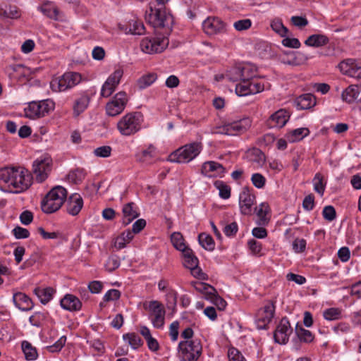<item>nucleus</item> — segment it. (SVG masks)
Returning <instances> with one entry per match:
<instances>
[{
	"instance_id": "4d7b16f0",
	"label": "nucleus",
	"mask_w": 361,
	"mask_h": 361,
	"mask_svg": "<svg viewBox=\"0 0 361 361\" xmlns=\"http://www.w3.org/2000/svg\"><path fill=\"white\" fill-rule=\"evenodd\" d=\"M240 71V66H235L228 71L226 76L233 82L241 81Z\"/></svg>"
},
{
	"instance_id": "3c124183",
	"label": "nucleus",
	"mask_w": 361,
	"mask_h": 361,
	"mask_svg": "<svg viewBox=\"0 0 361 361\" xmlns=\"http://www.w3.org/2000/svg\"><path fill=\"white\" fill-rule=\"evenodd\" d=\"M215 186L219 191V196L224 200L231 197V188L222 181H216Z\"/></svg>"
},
{
	"instance_id": "f8f14e48",
	"label": "nucleus",
	"mask_w": 361,
	"mask_h": 361,
	"mask_svg": "<svg viewBox=\"0 0 361 361\" xmlns=\"http://www.w3.org/2000/svg\"><path fill=\"white\" fill-rule=\"evenodd\" d=\"M275 305L273 302H268L262 308H260L256 315V324L259 329H266L274 317Z\"/></svg>"
},
{
	"instance_id": "58836bf2",
	"label": "nucleus",
	"mask_w": 361,
	"mask_h": 361,
	"mask_svg": "<svg viewBox=\"0 0 361 361\" xmlns=\"http://www.w3.org/2000/svg\"><path fill=\"white\" fill-rule=\"evenodd\" d=\"M198 241L200 245L208 251H213L215 247V243L212 237L205 233L198 235Z\"/></svg>"
},
{
	"instance_id": "a211bd4d",
	"label": "nucleus",
	"mask_w": 361,
	"mask_h": 361,
	"mask_svg": "<svg viewBox=\"0 0 361 361\" xmlns=\"http://www.w3.org/2000/svg\"><path fill=\"white\" fill-rule=\"evenodd\" d=\"M255 202V196L251 193L247 188H244L239 196V205L240 212L244 215L252 213V207Z\"/></svg>"
},
{
	"instance_id": "4c0bfd02",
	"label": "nucleus",
	"mask_w": 361,
	"mask_h": 361,
	"mask_svg": "<svg viewBox=\"0 0 361 361\" xmlns=\"http://www.w3.org/2000/svg\"><path fill=\"white\" fill-rule=\"evenodd\" d=\"M21 347L27 360H35L37 358V350L30 343L24 341L22 342Z\"/></svg>"
},
{
	"instance_id": "c9c22d12",
	"label": "nucleus",
	"mask_w": 361,
	"mask_h": 361,
	"mask_svg": "<svg viewBox=\"0 0 361 361\" xmlns=\"http://www.w3.org/2000/svg\"><path fill=\"white\" fill-rule=\"evenodd\" d=\"M90 102V98L83 95L77 99L73 104V114L78 116L82 113L88 106Z\"/></svg>"
},
{
	"instance_id": "79ce46f5",
	"label": "nucleus",
	"mask_w": 361,
	"mask_h": 361,
	"mask_svg": "<svg viewBox=\"0 0 361 361\" xmlns=\"http://www.w3.org/2000/svg\"><path fill=\"white\" fill-rule=\"evenodd\" d=\"M123 338L124 341H127L133 349H137L143 344L141 338L135 333L123 334Z\"/></svg>"
},
{
	"instance_id": "393cba45",
	"label": "nucleus",
	"mask_w": 361,
	"mask_h": 361,
	"mask_svg": "<svg viewBox=\"0 0 361 361\" xmlns=\"http://www.w3.org/2000/svg\"><path fill=\"white\" fill-rule=\"evenodd\" d=\"M183 255V265L190 269L192 274H196L199 260L198 258L194 255L193 251L190 248H188L182 252Z\"/></svg>"
},
{
	"instance_id": "7c9ffc66",
	"label": "nucleus",
	"mask_w": 361,
	"mask_h": 361,
	"mask_svg": "<svg viewBox=\"0 0 361 361\" xmlns=\"http://www.w3.org/2000/svg\"><path fill=\"white\" fill-rule=\"evenodd\" d=\"M297 104L301 109H308L316 104V98L312 94H304L298 98Z\"/></svg>"
},
{
	"instance_id": "a18cd8bd",
	"label": "nucleus",
	"mask_w": 361,
	"mask_h": 361,
	"mask_svg": "<svg viewBox=\"0 0 361 361\" xmlns=\"http://www.w3.org/2000/svg\"><path fill=\"white\" fill-rule=\"evenodd\" d=\"M310 130L307 128H300L291 131L288 139L290 142H294L301 140L305 137L307 136Z\"/></svg>"
},
{
	"instance_id": "e433bc0d",
	"label": "nucleus",
	"mask_w": 361,
	"mask_h": 361,
	"mask_svg": "<svg viewBox=\"0 0 361 361\" xmlns=\"http://www.w3.org/2000/svg\"><path fill=\"white\" fill-rule=\"evenodd\" d=\"M193 286L197 291L204 293L205 298L207 300H209L211 296L216 293V290L213 286L203 282H195Z\"/></svg>"
},
{
	"instance_id": "20e7f679",
	"label": "nucleus",
	"mask_w": 361,
	"mask_h": 361,
	"mask_svg": "<svg viewBox=\"0 0 361 361\" xmlns=\"http://www.w3.org/2000/svg\"><path fill=\"white\" fill-rule=\"evenodd\" d=\"M143 121L140 112L128 113L123 116L117 123V129L123 136H130L137 133Z\"/></svg>"
},
{
	"instance_id": "13d9d810",
	"label": "nucleus",
	"mask_w": 361,
	"mask_h": 361,
	"mask_svg": "<svg viewBox=\"0 0 361 361\" xmlns=\"http://www.w3.org/2000/svg\"><path fill=\"white\" fill-rule=\"evenodd\" d=\"M296 334L300 340L306 343H310L314 339L312 334L309 330H306L302 327L296 329Z\"/></svg>"
},
{
	"instance_id": "9b49d317",
	"label": "nucleus",
	"mask_w": 361,
	"mask_h": 361,
	"mask_svg": "<svg viewBox=\"0 0 361 361\" xmlns=\"http://www.w3.org/2000/svg\"><path fill=\"white\" fill-rule=\"evenodd\" d=\"M128 102V96L125 92H118L111 101L106 104V114L110 116L120 114L125 109Z\"/></svg>"
},
{
	"instance_id": "09e8293b",
	"label": "nucleus",
	"mask_w": 361,
	"mask_h": 361,
	"mask_svg": "<svg viewBox=\"0 0 361 361\" xmlns=\"http://www.w3.org/2000/svg\"><path fill=\"white\" fill-rule=\"evenodd\" d=\"M145 25L141 21L132 20L129 22L128 32L133 35H142L145 32Z\"/></svg>"
},
{
	"instance_id": "7ed1b4c3",
	"label": "nucleus",
	"mask_w": 361,
	"mask_h": 361,
	"mask_svg": "<svg viewBox=\"0 0 361 361\" xmlns=\"http://www.w3.org/2000/svg\"><path fill=\"white\" fill-rule=\"evenodd\" d=\"M202 149V144L200 142L186 144L172 152L169 156V160L180 164L188 163L197 157Z\"/></svg>"
},
{
	"instance_id": "69168bd1",
	"label": "nucleus",
	"mask_w": 361,
	"mask_h": 361,
	"mask_svg": "<svg viewBox=\"0 0 361 361\" xmlns=\"http://www.w3.org/2000/svg\"><path fill=\"white\" fill-rule=\"evenodd\" d=\"M66 341V336H61L56 342L53 345L47 347V349L51 353L59 352L62 348L65 345Z\"/></svg>"
},
{
	"instance_id": "6ab92c4d",
	"label": "nucleus",
	"mask_w": 361,
	"mask_h": 361,
	"mask_svg": "<svg viewBox=\"0 0 361 361\" xmlns=\"http://www.w3.org/2000/svg\"><path fill=\"white\" fill-rule=\"evenodd\" d=\"M338 68L344 75L355 78H361V66L353 59H348L341 61L338 64Z\"/></svg>"
},
{
	"instance_id": "1a4fd4ad",
	"label": "nucleus",
	"mask_w": 361,
	"mask_h": 361,
	"mask_svg": "<svg viewBox=\"0 0 361 361\" xmlns=\"http://www.w3.org/2000/svg\"><path fill=\"white\" fill-rule=\"evenodd\" d=\"M167 38L162 37H145L140 42L141 50L149 54L162 52L168 46Z\"/></svg>"
},
{
	"instance_id": "c85d7f7f",
	"label": "nucleus",
	"mask_w": 361,
	"mask_h": 361,
	"mask_svg": "<svg viewBox=\"0 0 361 361\" xmlns=\"http://www.w3.org/2000/svg\"><path fill=\"white\" fill-rule=\"evenodd\" d=\"M155 157L156 148L152 145H149L147 149L142 150L136 155L138 161L146 164L151 163Z\"/></svg>"
},
{
	"instance_id": "ea45409f",
	"label": "nucleus",
	"mask_w": 361,
	"mask_h": 361,
	"mask_svg": "<svg viewBox=\"0 0 361 361\" xmlns=\"http://www.w3.org/2000/svg\"><path fill=\"white\" fill-rule=\"evenodd\" d=\"M257 215L259 219V225H266L268 224L269 219L267 217L269 212V207L267 203H262L256 208Z\"/></svg>"
},
{
	"instance_id": "ddd939ff",
	"label": "nucleus",
	"mask_w": 361,
	"mask_h": 361,
	"mask_svg": "<svg viewBox=\"0 0 361 361\" xmlns=\"http://www.w3.org/2000/svg\"><path fill=\"white\" fill-rule=\"evenodd\" d=\"M202 29L209 36H214L226 32V24L218 17H208L202 23Z\"/></svg>"
},
{
	"instance_id": "f3484780",
	"label": "nucleus",
	"mask_w": 361,
	"mask_h": 361,
	"mask_svg": "<svg viewBox=\"0 0 361 361\" xmlns=\"http://www.w3.org/2000/svg\"><path fill=\"white\" fill-rule=\"evenodd\" d=\"M292 332L293 329L288 319L286 317L282 318L274 333L275 342L279 344H286L288 341Z\"/></svg>"
},
{
	"instance_id": "4be33fe9",
	"label": "nucleus",
	"mask_w": 361,
	"mask_h": 361,
	"mask_svg": "<svg viewBox=\"0 0 361 361\" xmlns=\"http://www.w3.org/2000/svg\"><path fill=\"white\" fill-rule=\"evenodd\" d=\"M83 207V200L78 193H73L67 200L66 211L72 215L76 216L79 214Z\"/></svg>"
},
{
	"instance_id": "bf43d9fd",
	"label": "nucleus",
	"mask_w": 361,
	"mask_h": 361,
	"mask_svg": "<svg viewBox=\"0 0 361 361\" xmlns=\"http://www.w3.org/2000/svg\"><path fill=\"white\" fill-rule=\"evenodd\" d=\"M228 357L229 361H246L243 354L235 348L228 349Z\"/></svg>"
},
{
	"instance_id": "864d4df0",
	"label": "nucleus",
	"mask_w": 361,
	"mask_h": 361,
	"mask_svg": "<svg viewBox=\"0 0 361 361\" xmlns=\"http://www.w3.org/2000/svg\"><path fill=\"white\" fill-rule=\"evenodd\" d=\"M119 266L120 259L116 255L110 256L105 263V268L109 272L116 270Z\"/></svg>"
},
{
	"instance_id": "bb28decb",
	"label": "nucleus",
	"mask_w": 361,
	"mask_h": 361,
	"mask_svg": "<svg viewBox=\"0 0 361 361\" xmlns=\"http://www.w3.org/2000/svg\"><path fill=\"white\" fill-rule=\"evenodd\" d=\"M360 95V90L357 85H350L345 88L341 94V99L348 104H352Z\"/></svg>"
},
{
	"instance_id": "5fc2aeb1",
	"label": "nucleus",
	"mask_w": 361,
	"mask_h": 361,
	"mask_svg": "<svg viewBox=\"0 0 361 361\" xmlns=\"http://www.w3.org/2000/svg\"><path fill=\"white\" fill-rule=\"evenodd\" d=\"M323 316L326 320H336L341 318V311L338 308H329L324 311Z\"/></svg>"
},
{
	"instance_id": "72a5a7b5",
	"label": "nucleus",
	"mask_w": 361,
	"mask_h": 361,
	"mask_svg": "<svg viewBox=\"0 0 361 361\" xmlns=\"http://www.w3.org/2000/svg\"><path fill=\"white\" fill-rule=\"evenodd\" d=\"M247 158L250 161L255 163L257 166H262L265 161L264 154L257 148H253L249 150L247 153Z\"/></svg>"
},
{
	"instance_id": "774afa93",
	"label": "nucleus",
	"mask_w": 361,
	"mask_h": 361,
	"mask_svg": "<svg viewBox=\"0 0 361 361\" xmlns=\"http://www.w3.org/2000/svg\"><path fill=\"white\" fill-rule=\"evenodd\" d=\"M116 88L111 82L108 84L107 80H106L102 87L101 96L103 97H109L115 91Z\"/></svg>"
},
{
	"instance_id": "8fccbe9b",
	"label": "nucleus",
	"mask_w": 361,
	"mask_h": 361,
	"mask_svg": "<svg viewBox=\"0 0 361 361\" xmlns=\"http://www.w3.org/2000/svg\"><path fill=\"white\" fill-rule=\"evenodd\" d=\"M314 190L321 196L324 195L326 183H324L323 176L321 173H317L313 178Z\"/></svg>"
},
{
	"instance_id": "0eeeda50",
	"label": "nucleus",
	"mask_w": 361,
	"mask_h": 361,
	"mask_svg": "<svg viewBox=\"0 0 361 361\" xmlns=\"http://www.w3.org/2000/svg\"><path fill=\"white\" fill-rule=\"evenodd\" d=\"M81 81V75L76 72H67L63 75L54 78L50 82V88L54 92H64Z\"/></svg>"
},
{
	"instance_id": "412c9836",
	"label": "nucleus",
	"mask_w": 361,
	"mask_h": 361,
	"mask_svg": "<svg viewBox=\"0 0 361 361\" xmlns=\"http://www.w3.org/2000/svg\"><path fill=\"white\" fill-rule=\"evenodd\" d=\"M13 302L16 307L24 312L30 311L34 307L32 299L22 292H18L13 294Z\"/></svg>"
},
{
	"instance_id": "2f4dec72",
	"label": "nucleus",
	"mask_w": 361,
	"mask_h": 361,
	"mask_svg": "<svg viewBox=\"0 0 361 361\" xmlns=\"http://www.w3.org/2000/svg\"><path fill=\"white\" fill-rule=\"evenodd\" d=\"M290 56H288L287 59L282 58V63L291 66H299L308 59V56L303 55L300 52L290 53Z\"/></svg>"
},
{
	"instance_id": "e2e57ef3",
	"label": "nucleus",
	"mask_w": 361,
	"mask_h": 361,
	"mask_svg": "<svg viewBox=\"0 0 361 361\" xmlns=\"http://www.w3.org/2000/svg\"><path fill=\"white\" fill-rule=\"evenodd\" d=\"M251 181L257 188H262L266 183V178L261 173H254L251 177Z\"/></svg>"
},
{
	"instance_id": "dca6fc26",
	"label": "nucleus",
	"mask_w": 361,
	"mask_h": 361,
	"mask_svg": "<svg viewBox=\"0 0 361 361\" xmlns=\"http://www.w3.org/2000/svg\"><path fill=\"white\" fill-rule=\"evenodd\" d=\"M148 310L150 319L155 328H161L164 324L165 310L161 303L157 300L149 302Z\"/></svg>"
},
{
	"instance_id": "f03ea898",
	"label": "nucleus",
	"mask_w": 361,
	"mask_h": 361,
	"mask_svg": "<svg viewBox=\"0 0 361 361\" xmlns=\"http://www.w3.org/2000/svg\"><path fill=\"white\" fill-rule=\"evenodd\" d=\"M67 197V190L62 186L54 187L44 197L41 202L42 210L51 214L59 210Z\"/></svg>"
},
{
	"instance_id": "c756f323",
	"label": "nucleus",
	"mask_w": 361,
	"mask_h": 361,
	"mask_svg": "<svg viewBox=\"0 0 361 361\" xmlns=\"http://www.w3.org/2000/svg\"><path fill=\"white\" fill-rule=\"evenodd\" d=\"M329 38L324 35H310L305 42V44L309 47H319L326 45L329 43Z\"/></svg>"
},
{
	"instance_id": "b1692460",
	"label": "nucleus",
	"mask_w": 361,
	"mask_h": 361,
	"mask_svg": "<svg viewBox=\"0 0 361 361\" xmlns=\"http://www.w3.org/2000/svg\"><path fill=\"white\" fill-rule=\"evenodd\" d=\"M123 224L126 226L130 224L135 219L139 216L138 208L134 202H128L123 205Z\"/></svg>"
},
{
	"instance_id": "0e129e2a",
	"label": "nucleus",
	"mask_w": 361,
	"mask_h": 361,
	"mask_svg": "<svg viewBox=\"0 0 361 361\" xmlns=\"http://www.w3.org/2000/svg\"><path fill=\"white\" fill-rule=\"evenodd\" d=\"M252 25V21L250 19H243L235 21L233 23L234 28L238 31L248 30Z\"/></svg>"
},
{
	"instance_id": "338daca9",
	"label": "nucleus",
	"mask_w": 361,
	"mask_h": 361,
	"mask_svg": "<svg viewBox=\"0 0 361 361\" xmlns=\"http://www.w3.org/2000/svg\"><path fill=\"white\" fill-rule=\"evenodd\" d=\"M12 232L17 239L27 238L30 236L29 231L20 226H16L13 229Z\"/></svg>"
},
{
	"instance_id": "5701e85b",
	"label": "nucleus",
	"mask_w": 361,
	"mask_h": 361,
	"mask_svg": "<svg viewBox=\"0 0 361 361\" xmlns=\"http://www.w3.org/2000/svg\"><path fill=\"white\" fill-rule=\"evenodd\" d=\"M201 171L203 175L209 177L221 176L225 173L224 167L221 164L213 161L204 162Z\"/></svg>"
},
{
	"instance_id": "4468645a",
	"label": "nucleus",
	"mask_w": 361,
	"mask_h": 361,
	"mask_svg": "<svg viewBox=\"0 0 361 361\" xmlns=\"http://www.w3.org/2000/svg\"><path fill=\"white\" fill-rule=\"evenodd\" d=\"M251 126V121L248 118L228 123L220 128V133L228 135H235L245 132Z\"/></svg>"
},
{
	"instance_id": "f704fd0d",
	"label": "nucleus",
	"mask_w": 361,
	"mask_h": 361,
	"mask_svg": "<svg viewBox=\"0 0 361 361\" xmlns=\"http://www.w3.org/2000/svg\"><path fill=\"white\" fill-rule=\"evenodd\" d=\"M157 79V75L154 73H149L142 75L137 80V85L140 90H144L152 85Z\"/></svg>"
},
{
	"instance_id": "6e6d98bb",
	"label": "nucleus",
	"mask_w": 361,
	"mask_h": 361,
	"mask_svg": "<svg viewBox=\"0 0 361 361\" xmlns=\"http://www.w3.org/2000/svg\"><path fill=\"white\" fill-rule=\"evenodd\" d=\"M47 314L42 312H35L33 315L30 317V323L35 326H40L42 323L46 320Z\"/></svg>"
},
{
	"instance_id": "f257e3e1",
	"label": "nucleus",
	"mask_w": 361,
	"mask_h": 361,
	"mask_svg": "<svg viewBox=\"0 0 361 361\" xmlns=\"http://www.w3.org/2000/svg\"><path fill=\"white\" fill-rule=\"evenodd\" d=\"M0 180L8 187L15 189V192H21L28 189L32 183L30 172L25 168H4L0 169Z\"/></svg>"
},
{
	"instance_id": "423d86ee",
	"label": "nucleus",
	"mask_w": 361,
	"mask_h": 361,
	"mask_svg": "<svg viewBox=\"0 0 361 361\" xmlns=\"http://www.w3.org/2000/svg\"><path fill=\"white\" fill-rule=\"evenodd\" d=\"M202 353V346L199 339L181 341L178 347L180 361H197Z\"/></svg>"
},
{
	"instance_id": "6e6552de",
	"label": "nucleus",
	"mask_w": 361,
	"mask_h": 361,
	"mask_svg": "<svg viewBox=\"0 0 361 361\" xmlns=\"http://www.w3.org/2000/svg\"><path fill=\"white\" fill-rule=\"evenodd\" d=\"M54 108V103L51 100L45 99L30 102L25 109V112L27 118L35 119L45 116L50 111H53Z\"/></svg>"
},
{
	"instance_id": "a878e982",
	"label": "nucleus",
	"mask_w": 361,
	"mask_h": 361,
	"mask_svg": "<svg viewBox=\"0 0 361 361\" xmlns=\"http://www.w3.org/2000/svg\"><path fill=\"white\" fill-rule=\"evenodd\" d=\"M62 308L69 311H77L81 308L82 303L80 300L73 295L67 294L61 300Z\"/></svg>"
},
{
	"instance_id": "39448f33",
	"label": "nucleus",
	"mask_w": 361,
	"mask_h": 361,
	"mask_svg": "<svg viewBox=\"0 0 361 361\" xmlns=\"http://www.w3.org/2000/svg\"><path fill=\"white\" fill-rule=\"evenodd\" d=\"M145 20L154 28L169 27L172 24V16L166 13L164 7L153 6L149 4L145 13Z\"/></svg>"
},
{
	"instance_id": "680f3d73",
	"label": "nucleus",
	"mask_w": 361,
	"mask_h": 361,
	"mask_svg": "<svg viewBox=\"0 0 361 361\" xmlns=\"http://www.w3.org/2000/svg\"><path fill=\"white\" fill-rule=\"evenodd\" d=\"M111 150L110 146H102L94 149V154L98 157L106 158L111 156Z\"/></svg>"
},
{
	"instance_id": "052dcab7",
	"label": "nucleus",
	"mask_w": 361,
	"mask_h": 361,
	"mask_svg": "<svg viewBox=\"0 0 361 361\" xmlns=\"http://www.w3.org/2000/svg\"><path fill=\"white\" fill-rule=\"evenodd\" d=\"M322 215L324 219L332 221L336 217V212L333 206L329 205L324 207Z\"/></svg>"
},
{
	"instance_id": "37998d69",
	"label": "nucleus",
	"mask_w": 361,
	"mask_h": 361,
	"mask_svg": "<svg viewBox=\"0 0 361 361\" xmlns=\"http://www.w3.org/2000/svg\"><path fill=\"white\" fill-rule=\"evenodd\" d=\"M173 245L178 250L183 252L188 248L184 242V238L180 233L174 232L171 236Z\"/></svg>"
},
{
	"instance_id": "de8ad7c7",
	"label": "nucleus",
	"mask_w": 361,
	"mask_h": 361,
	"mask_svg": "<svg viewBox=\"0 0 361 361\" xmlns=\"http://www.w3.org/2000/svg\"><path fill=\"white\" fill-rule=\"evenodd\" d=\"M240 68L241 81H251L256 74V69L248 64L240 66Z\"/></svg>"
},
{
	"instance_id": "c03bdc74",
	"label": "nucleus",
	"mask_w": 361,
	"mask_h": 361,
	"mask_svg": "<svg viewBox=\"0 0 361 361\" xmlns=\"http://www.w3.org/2000/svg\"><path fill=\"white\" fill-rule=\"evenodd\" d=\"M86 173L82 169H76L69 172L68 179L70 182L78 184L84 180Z\"/></svg>"
},
{
	"instance_id": "9d476101",
	"label": "nucleus",
	"mask_w": 361,
	"mask_h": 361,
	"mask_svg": "<svg viewBox=\"0 0 361 361\" xmlns=\"http://www.w3.org/2000/svg\"><path fill=\"white\" fill-rule=\"evenodd\" d=\"M51 159L49 157L37 159L32 164V172L37 182L45 180L51 170Z\"/></svg>"
},
{
	"instance_id": "a19ab883",
	"label": "nucleus",
	"mask_w": 361,
	"mask_h": 361,
	"mask_svg": "<svg viewBox=\"0 0 361 361\" xmlns=\"http://www.w3.org/2000/svg\"><path fill=\"white\" fill-rule=\"evenodd\" d=\"M25 66L22 64L10 65L6 68V73L9 78L16 79L20 75L25 74Z\"/></svg>"
},
{
	"instance_id": "473e14b6",
	"label": "nucleus",
	"mask_w": 361,
	"mask_h": 361,
	"mask_svg": "<svg viewBox=\"0 0 361 361\" xmlns=\"http://www.w3.org/2000/svg\"><path fill=\"white\" fill-rule=\"evenodd\" d=\"M290 56H288L287 59L282 58V63L291 66H299L308 59V56L303 55L300 52L290 53Z\"/></svg>"
},
{
	"instance_id": "aec40b11",
	"label": "nucleus",
	"mask_w": 361,
	"mask_h": 361,
	"mask_svg": "<svg viewBox=\"0 0 361 361\" xmlns=\"http://www.w3.org/2000/svg\"><path fill=\"white\" fill-rule=\"evenodd\" d=\"M290 118V114L288 111L281 109L274 113L268 120V125L270 128H283Z\"/></svg>"
},
{
	"instance_id": "2eb2a0df",
	"label": "nucleus",
	"mask_w": 361,
	"mask_h": 361,
	"mask_svg": "<svg viewBox=\"0 0 361 361\" xmlns=\"http://www.w3.org/2000/svg\"><path fill=\"white\" fill-rule=\"evenodd\" d=\"M264 90V84L254 80L252 81H240L235 86V92L240 97L257 94Z\"/></svg>"
},
{
	"instance_id": "603ef678",
	"label": "nucleus",
	"mask_w": 361,
	"mask_h": 361,
	"mask_svg": "<svg viewBox=\"0 0 361 361\" xmlns=\"http://www.w3.org/2000/svg\"><path fill=\"white\" fill-rule=\"evenodd\" d=\"M123 71L121 68L116 69L107 78V83H111L116 87L120 83V80L123 76Z\"/></svg>"
},
{
	"instance_id": "cd10ccee",
	"label": "nucleus",
	"mask_w": 361,
	"mask_h": 361,
	"mask_svg": "<svg viewBox=\"0 0 361 361\" xmlns=\"http://www.w3.org/2000/svg\"><path fill=\"white\" fill-rule=\"evenodd\" d=\"M33 293L42 304L46 305L52 299L55 290L51 287L45 288L37 287L34 289Z\"/></svg>"
},
{
	"instance_id": "49530a36",
	"label": "nucleus",
	"mask_w": 361,
	"mask_h": 361,
	"mask_svg": "<svg viewBox=\"0 0 361 361\" xmlns=\"http://www.w3.org/2000/svg\"><path fill=\"white\" fill-rule=\"evenodd\" d=\"M271 27L282 37H284L288 32V28L283 25L282 20L279 18L274 19L271 21Z\"/></svg>"
}]
</instances>
